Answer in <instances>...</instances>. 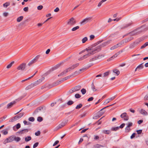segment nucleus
<instances>
[{
	"label": "nucleus",
	"mask_w": 148,
	"mask_h": 148,
	"mask_svg": "<svg viewBox=\"0 0 148 148\" xmlns=\"http://www.w3.org/2000/svg\"><path fill=\"white\" fill-rule=\"evenodd\" d=\"M100 50L101 47L99 46H97L96 47L94 46L86 48L85 50V51H87V52L86 53V54L85 55L86 57L87 58L91 55L99 51Z\"/></svg>",
	"instance_id": "f257e3e1"
},
{
	"label": "nucleus",
	"mask_w": 148,
	"mask_h": 148,
	"mask_svg": "<svg viewBox=\"0 0 148 148\" xmlns=\"http://www.w3.org/2000/svg\"><path fill=\"white\" fill-rule=\"evenodd\" d=\"M100 50L101 47L99 46H97L96 47L94 46L86 48L85 50V51H87V52L86 53V54L85 55L86 57L87 58L91 55L99 51Z\"/></svg>",
	"instance_id": "f03ea898"
},
{
	"label": "nucleus",
	"mask_w": 148,
	"mask_h": 148,
	"mask_svg": "<svg viewBox=\"0 0 148 148\" xmlns=\"http://www.w3.org/2000/svg\"><path fill=\"white\" fill-rule=\"evenodd\" d=\"M81 88V86L80 85L76 86L75 87L72 88L69 91V94H71L74 92H75L79 90Z\"/></svg>",
	"instance_id": "7ed1b4c3"
},
{
	"label": "nucleus",
	"mask_w": 148,
	"mask_h": 148,
	"mask_svg": "<svg viewBox=\"0 0 148 148\" xmlns=\"http://www.w3.org/2000/svg\"><path fill=\"white\" fill-rule=\"evenodd\" d=\"M45 79V78L42 77L38 80L32 83L34 87L42 83Z\"/></svg>",
	"instance_id": "20e7f679"
},
{
	"label": "nucleus",
	"mask_w": 148,
	"mask_h": 148,
	"mask_svg": "<svg viewBox=\"0 0 148 148\" xmlns=\"http://www.w3.org/2000/svg\"><path fill=\"white\" fill-rule=\"evenodd\" d=\"M40 57L39 55H37L35 57V58L31 60L28 64L27 65L30 66H31L33 64L36 62L39 58Z\"/></svg>",
	"instance_id": "39448f33"
},
{
	"label": "nucleus",
	"mask_w": 148,
	"mask_h": 148,
	"mask_svg": "<svg viewBox=\"0 0 148 148\" xmlns=\"http://www.w3.org/2000/svg\"><path fill=\"white\" fill-rule=\"evenodd\" d=\"M142 32L141 28L138 29L130 32L129 34L131 36L137 35Z\"/></svg>",
	"instance_id": "423d86ee"
},
{
	"label": "nucleus",
	"mask_w": 148,
	"mask_h": 148,
	"mask_svg": "<svg viewBox=\"0 0 148 148\" xmlns=\"http://www.w3.org/2000/svg\"><path fill=\"white\" fill-rule=\"evenodd\" d=\"M92 19L91 17H87L84 19L80 23L81 25H84L90 21Z\"/></svg>",
	"instance_id": "0eeeda50"
},
{
	"label": "nucleus",
	"mask_w": 148,
	"mask_h": 148,
	"mask_svg": "<svg viewBox=\"0 0 148 148\" xmlns=\"http://www.w3.org/2000/svg\"><path fill=\"white\" fill-rule=\"evenodd\" d=\"M72 75H69L67 77H65L64 78H62V80L58 81V82L56 83L55 84H54L53 86H56L58 85V84H60V83H61L62 82L68 79H69Z\"/></svg>",
	"instance_id": "6e6552de"
},
{
	"label": "nucleus",
	"mask_w": 148,
	"mask_h": 148,
	"mask_svg": "<svg viewBox=\"0 0 148 148\" xmlns=\"http://www.w3.org/2000/svg\"><path fill=\"white\" fill-rule=\"evenodd\" d=\"M24 114V112H22L20 113L18 115L15 116L11 120L12 121H16L21 118Z\"/></svg>",
	"instance_id": "1a4fd4ad"
},
{
	"label": "nucleus",
	"mask_w": 148,
	"mask_h": 148,
	"mask_svg": "<svg viewBox=\"0 0 148 148\" xmlns=\"http://www.w3.org/2000/svg\"><path fill=\"white\" fill-rule=\"evenodd\" d=\"M76 21L73 17H72L70 19L67 23V24L72 26L76 23Z\"/></svg>",
	"instance_id": "9d476101"
},
{
	"label": "nucleus",
	"mask_w": 148,
	"mask_h": 148,
	"mask_svg": "<svg viewBox=\"0 0 148 148\" xmlns=\"http://www.w3.org/2000/svg\"><path fill=\"white\" fill-rule=\"evenodd\" d=\"M124 43V41H121L120 43L111 47L110 49L111 50H113L116 49L117 48L119 47H120L121 45L123 44Z\"/></svg>",
	"instance_id": "9b49d317"
},
{
	"label": "nucleus",
	"mask_w": 148,
	"mask_h": 148,
	"mask_svg": "<svg viewBox=\"0 0 148 148\" xmlns=\"http://www.w3.org/2000/svg\"><path fill=\"white\" fill-rule=\"evenodd\" d=\"M26 65V63H22L20 65L17 69L18 70L23 71L25 68Z\"/></svg>",
	"instance_id": "f8f14e48"
},
{
	"label": "nucleus",
	"mask_w": 148,
	"mask_h": 148,
	"mask_svg": "<svg viewBox=\"0 0 148 148\" xmlns=\"http://www.w3.org/2000/svg\"><path fill=\"white\" fill-rule=\"evenodd\" d=\"M112 41V40H109L106 41L104 42L101 44V45H99V46H100L101 49L102 47H105L110 44L111 42Z\"/></svg>",
	"instance_id": "ddd939ff"
},
{
	"label": "nucleus",
	"mask_w": 148,
	"mask_h": 148,
	"mask_svg": "<svg viewBox=\"0 0 148 148\" xmlns=\"http://www.w3.org/2000/svg\"><path fill=\"white\" fill-rule=\"evenodd\" d=\"M121 117L124 119L125 121H127L129 119V117L127 115V114L126 112H124L121 115Z\"/></svg>",
	"instance_id": "4468645a"
},
{
	"label": "nucleus",
	"mask_w": 148,
	"mask_h": 148,
	"mask_svg": "<svg viewBox=\"0 0 148 148\" xmlns=\"http://www.w3.org/2000/svg\"><path fill=\"white\" fill-rule=\"evenodd\" d=\"M89 62L92 65L97 62L95 56L90 59V60Z\"/></svg>",
	"instance_id": "2eb2a0df"
},
{
	"label": "nucleus",
	"mask_w": 148,
	"mask_h": 148,
	"mask_svg": "<svg viewBox=\"0 0 148 148\" xmlns=\"http://www.w3.org/2000/svg\"><path fill=\"white\" fill-rule=\"evenodd\" d=\"M115 96H114L112 97L109 98L107 99L105 101L104 103V104H107L108 103L110 102V101H111L113 99H114L115 98Z\"/></svg>",
	"instance_id": "dca6fc26"
},
{
	"label": "nucleus",
	"mask_w": 148,
	"mask_h": 148,
	"mask_svg": "<svg viewBox=\"0 0 148 148\" xmlns=\"http://www.w3.org/2000/svg\"><path fill=\"white\" fill-rule=\"evenodd\" d=\"M13 138V137H10L8 138H7L4 140L3 141V143L4 144H5L6 143L9 142H11L13 141V140L12 138Z\"/></svg>",
	"instance_id": "f3484780"
},
{
	"label": "nucleus",
	"mask_w": 148,
	"mask_h": 148,
	"mask_svg": "<svg viewBox=\"0 0 148 148\" xmlns=\"http://www.w3.org/2000/svg\"><path fill=\"white\" fill-rule=\"evenodd\" d=\"M20 127L21 124L20 123H18L13 127V129L14 131H16L17 130L19 129Z\"/></svg>",
	"instance_id": "a211bd4d"
},
{
	"label": "nucleus",
	"mask_w": 148,
	"mask_h": 148,
	"mask_svg": "<svg viewBox=\"0 0 148 148\" xmlns=\"http://www.w3.org/2000/svg\"><path fill=\"white\" fill-rule=\"evenodd\" d=\"M97 62L98 61L101 59L104 56L102 54H99L95 56Z\"/></svg>",
	"instance_id": "6ab92c4d"
},
{
	"label": "nucleus",
	"mask_w": 148,
	"mask_h": 148,
	"mask_svg": "<svg viewBox=\"0 0 148 148\" xmlns=\"http://www.w3.org/2000/svg\"><path fill=\"white\" fill-rule=\"evenodd\" d=\"M109 106H108L106 107H105L101 109L99 112H98L97 113V117L98 118L100 117L101 116H102L103 115V113L104 112H103L101 114H100V113H101V111H102L103 109L106 108H107Z\"/></svg>",
	"instance_id": "aec40b11"
},
{
	"label": "nucleus",
	"mask_w": 148,
	"mask_h": 148,
	"mask_svg": "<svg viewBox=\"0 0 148 148\" xmlns=\"http://www.w3.org/2000/svg\"><path fill=\"white\" fill-rule=\"evenodd\" d=\"M109 106H108L106 107H105L101 109L99 112H98L97 113V117L98 118L100 117L101 116H102L103 115V113L104 112H103L101 114H100V113H101V111H102L103 109L106 108H107Z\"/></svg>",
	"instance_id": "412c9836"
},
{
	"label": "nucleus",
	"mask_w": 148,
	"mask_h": 148,
	"mask_svg": "<svg viewBox=\"0 0 148 148\" xmlns=\"http://www.w3.org/2000/svg\"><path fill=\"white\" fill-rule=\"evenodd\" d=\"M109 106H108L106 107H105L101 109L99 112H98L97 113V117L98 118L100 117L101 116H102L103 115V113L104 112H103L101 114H100V113H101V111H102L103 109L106 108H107Z\"/></svg>",
	"instance_id": "4be33fe9"
},
{
	"label": "nucleus",
	"mask_w": 148,
	"mask_h": 148,
	"mask_svg": "<svg viewBox=\"0 0 148 148\" xmlns=\"http://www.w3.org/2000/svg\"><path fill=\"white\" fill-rule=\"evenodd\" d=\"M34 86H33V85L32 83H31L30 84L28 85L25 88V90H28L29 89H30L33 87H34Z\"/></svg>",
	"instance_id": "5701e85b"
},
{
	"label": "nucleus",
	"mask_w": 148,
	"mask_h": 148,
	"mask_svg": "<svg viewBox=\"0 0 148 148\" xmlns=\"http://www.w3.org/2000/svg\"><path fill=\"white\" fill-rule=\"evenodd\" d=\"M16 102L15 101L11 102L10 103H8L7 105V107L8 108H10Z\"/></svg>",
	"instance_id": "b1692460"
},
{
	"label": "nucleus",
	"mask_w": 148,
	"mask_h": 148,
	"mask_svg": "<svg viewBox=\"0 0 148 148\" xmlns=\"http://www.w3.org/2000/svg\"><path fill=\"white\" fill-rule=\"evenodd\" d=\"M140 112L141 114L144 115H147V112L142 109H140Z\"/></svg>",
	"instance_id": "393cba45"
},
{
	"label": "nucleus",
	"mask_w": 148,
	"mask_h": 148,
	"mask_svg": "<svg viewBox=\"0 0 148 148\" xmlns=\"http://www.w3.org/2000/svg\"><path fill=\"white\" fill-rule=\"evenodd\" d=\"M68 121V120H65L63 121L60 124L63 127L67 123Z\"/></svg>",
	"instance_id": "a878e982"
},
{
	"label": "nucleus",
	"mask_w": 148,
	"mask_h": 148,
	"mask_svg": "<svg viewBox=\"0 0 148 148\" xmlns=\"http://www.w3.org/2000/svg\"><path fill=\"white\" fill-rule=\"evenodd\" d=\"M133 39V38L132 37H131L129 38H128L127 39H126L122 41H124V42H128L131 40H132Z\"/></svg>",
	"instance_id": "bb28decb"
},
{
	"label": "nucleus",
	"mask_w": 148,
	"mask_h": 148,
	"mask_svg": "<svg viewBox=\"0 0 148 148\" xmlns=\"http://www.w3.org/2000/svg\"><path fill=\"white\" fill-rule=\"evenodd\" d=\"M103 147H104V146L103 145L99 144H96L93 146L92 148H100Z\"/></svg>",
	"instance_id": "cd10ccee"
},
{
	"label": "nucleus",
	"mask_w": 148,
	"mask_h": 148,
	"mask_svg": "<svg viewBox=\"0 0 148 148\" xmlns=\"http://www.w3.org/2000/svg\"><path fill=\"white\" fill-rule=\"evenodd\" d=\"M28 130L27 129H24L18 132L19 134H22L24 133H27L28 132Z\"/></svg>",
	"instance_id": "c85d7f7f"
},
{
	"label": "nucleus",
	"mask_w": 148,
	"mask_h": 148,
	"mask_svg": "<svg viewBox=\"0 0 148 148\" xmlns=\"http://www.w3.org/2000/svg\"><path fill=\"white\" fill-rule=\"evenodd\" d=\"M42 109V107H39L34 111V113L36 114L37 113L41 111V110Z\"/></svg>",
	"instance_id": "c756f323"
},
{
	"label": "nucleus",
	"mask_w": 148,
	"mask_h": 148,
	"mask_svg": "<svg viewBox=\"0 0 148 148\" xmlns=\"http://www.w3.org/2000/svg\"><path fill=\"white\" fill-rule=\"evenodd\" d=\"M102 132L103 133L106 134H109L110 133L111 131L110 130H103L102 131Z\"/></svg>",
	"instance_id": "7c9ffc66"
},
{
	"label": "nucleus",
	"mask_w": 148,
	"mask_h": 148,
	"mask_svg": "<svg viewBox=\"0 0 148 148\" xmlns=\"http://www.w3.org/2000/svg\"><path fill=\"white\" fill-rule=\"evenodd\" d=\"M143 63L140 64L137 67V69H138V70L139 71L143 69L144 66L143 65Z\"/></svg>",
	"instance_id": "2f4dec72"
},
{
	"label": "nucleus",
	"mask_w": 148,
	"mask_h": 148,
	"mask_svg": "<svg viewBox=\"0 0 148 148\" xmlns=\"http://www.w3.org/2000/svg\"><path fill=\"white\" fill-rule=\"evenodd\" d=\"M62 127V126L60 124L55 128L54 130L57 131V130L61 128Z\"/></svg>",
	"instance_id": "473e14b6"
},
{
	"label": "nucleus",
	"mask_w": 148,
	"mask_h": 148,
	"mask_svg": "<svg viewBox=\"0 0 148 148\" xmlns=\"http://www.w3.org/2000/svg\"><path fill=\"white\" fill-rule=\"evenodd\" d=\"M62 127V126L60 124L55 128L54 130L57 131V130L61 128Z\"/></svg>",
	"instance_id": "72a5a7b5"
},
{
	"label": "nucleus",
	"mask_w": 148,
	"mask_h": 148,
	"mask_svg": "<svg viewBox=\"0 0 148 148\" xmlns=\"http://www.w3.org/2000/svg\"><path fill=\"white\" fill-rule=\"evenodd\" d=\"M91 86V88L93 91L95 92L97 90V89L95 88V86H94L93 82L92 83Z\"/></svg>",
	"instance_id": "f704fd0d"
},
{
	"label": "nucleus",
	"mask_w": 148,
	"mask_h": 148,
	"mask_svg": "<svg viewBox=\"0 0 148 148\" xmlns=\"http://www.w3.org/2000/svg\"><path fill=\"white\" fill-rule=\"evenodd\" d=\"M113 72L115 73L117 75H119L120 73V72L119 71L116 69L113 70Z\"/></svg>",
	"instance_id": "c9c22d12"
},
{
	"label": "nucleus",
	"mask_w": 148,
	"mask_h": 148,
	"mask_svg": "<svg viewBox=\"0 0 148 148\" xmlns=\"http://www.w3.org/2000/svg\"><path fill=\"white\" fill-rule=\"evenodd\" d=\"M13 137V138H12V139L13 140H14L17 142L21 140V138L19 137Z\"/></svg>",
	"instance_id": "e433bc0d"
},
{
	"label": "nucleus",
	"mask_w": 148,
	"mask_h": 148,
	"mask_svg": "<svg viewBox=\"0 0 148 148\" xmlns=\"http://www.w3.org/2000/svg\"><path fill=\"white\" fill-rule=\"evenodd\" d=\"M79 65V64L78 63H77L75 64H74L72 65V66L70 67L71 68V69H73L76 67L77 66Z\"/></svg>",
	"instance_id": "4c0bfd02"
},
{
	"label": "nucleus",
	"mask_w": 148,
	"mask_h": 148,
	"mask_svg": "<svg viewBox=\"0 0 148 148\" xmlns=\"http://www.w3.org/2000/svg\"><path fill=\"white\" fill-rule=\"evenodd\" d=\"M14 63V61L10 63L7 66L6 68L8 69L10 68L12 66L13 64Z\"/></svg>",
	"instance_id": "58836bf2"
},
{
	"label": "nucleus",
	"mask_w": 148,
	"mask_h": 148,
	"mask_svg": "<svg viewBox=\"0 0 148 148\" xmlns=\"http://www.w3.org/2000/svg\"><path fill=\"white\" fill-rule=\"evenodd\" d=\"M1 132L4 135H5L8 133V132L6 130H3L1 131Z\"/></svg>",
	"instance_id": "ea45409f"
},
{
	"label": "nucleus",
	"mask_w": 148,
	"mask_h": 148,
	"mask_svg": "<svg viewBox=\"0 0 148 148\" xmlns=\"http://www.w3.org/2000/svg\"><path fill=\"white\" fill-rule=\"evenodd\" d=\"M119 129V127H112L111 128V130L113 131H116L118 130Z\"/></svg>",
	"instance_id": "a19ab883"
},
{
	"label": "nucleus",
	"mask_w": 148,
	"mask_h": 148,
	"mask_svg": "<svg viewBox=\"0 0 148 148\" xmlns=\"http://www.w3.org/2000/svg\"><path fill=\"white\" fill-rule=\"evenodd\" d=\"M110 74V71L106 72L103 73V77H105L108 76Z\"/></svg>",
	"instance_id": "79ce46f5"
},
{
	"label": "nucleus",
	"mask_w": 148,
	"mask_h": 148,
	"mask_svg": "<svg viewBox=\"0 0 148 148\" xmlns=\"http://www.w3.org/2000/svg\"><path fill=\"white\" fill-rule=\"evenodd\" d=\"M23 16H21L18 17L17 19V21L18 22H20L22 20L23 18Z\"/></svg>",
	"instance_id": "37998d69"
},
{
	"label": "nucleus",
	"mask_w": 148,
	"mask_h": 148,
	"mask_svg": "<svg viewBox=\"0 0 148 148\" xmlns=\"http://www.w3.org/2000/svg\"><path fill=\"white\" fill-rule=\"evenodd\" d=\"M31 137L30 136H28L25 138V140L26 142H28L31 140Z\"/></svg>",
	"instance_id": "c03bdc74"
},
{
	"label": "nucleus",
	"mask_w": 148,
	"mask_h": 148,
	"mask_svg": "<svg viewBox=\"0 0 148 148\" xmlns=\"http://www.w3.org/2000/svg\"><path fill=\"white\" fill-rule=\"evenodd\" d=\"M120 53V52H118L117 53L115 54L112 56L110 58V60H112V58L116 57Z\"/></svg>",
	"instance_id": "a18cd8bd"
},
{
	"label": "nucleus",
	"mask_w": 148,
	"mask_h": 148,
	"mask_svg": "<svg viewBox=\"0 0 148 148\" xmlns=\"http://www.w3.org/2000/svg\"><path fill=\"white\" fill-rule=\"evenodd\" d=\"M148 45V42H146L143 45L140 47L141 49H143Z\"/></svg>",
	"instance_id": "49530a36"
},
{
	"label": "nucleus",
	"mask_w": 148,
	"mask_h": 148,
	"mask_svg": "<svg viewBox=\"0 0 148 148\" xmlns=\"http://www.w3.org/2000/svg\"><path fill=\"white\" fill-rule=\"evenodd\" d=\"M67 73L66 71L65 70L63 72H62L61 73L59 74L58 75V76H62L65 74H66Z\"/></svg>",
	"instance_id": "de8ad7c7"
},
{
	"label": "nucleus",
	"mask_w": 148,
	"mask_h": 148,
	"mask_svg": "<svg viewBox=\"0 0 148 148\" xmlns=\"http://www.w3.org/2000/svg\"><path fill=\"white\" fill-rule=\"evenodd\" d=\"M10 5V3L9 2H7L3 4L4 7L6 8Z\"/></svg>",
	"instance_id": "09e8293b"
},
{
	"label": "nucleus",
	"mask_w": 148,
	"mask_h": 148,
	"mask_svg": "<svg viewBox=\"0 0 148 148\" xmlns=\"http://www.w3.org/2000/svg\"><path fill=\"white\" fill-rule=\"evenodd\" d=\"M81 91L83 95L85 94L86 91L85 89L82 88L81 90Z\"/></svg>",
	"instance_id": "8fccbe9b"
},
{
	"label": "nucleus",
	"mask_w": 148,
	"mask_h": 148,
	"mask_svg": "<svg viewBox=\"0 0 148 148\" xmlns=\"http://www.w3.org/2000/svg\"><path fill=\"white\" fill-rule=\"evenodd\" d=\"M88 40V38L87 37H85L83 38L82 40V43H84L86 41Z\"/></svg>",
	"instance_id": "3c124183"
},
{
	"label": "nucleus",
	"mask_w": 148,
	"mask_h": 148,
	"mask_svg": "<svg viewBox=\"0 0 148 148\" xmlns=\"http://www.w3.org/2000/svg\"><path fill=\"white\" fill-rule=\"evenodd\" d=\"M133 123L131 122H129L126 124V125H127V126L130 127L132 126L133 125Z\"/></svg>",
	"instance_id": "603ef678"
},
{
	"label": "nucleus",
	"mask_w": 148,
	"mask_h": 148,
	"mask_svg": "<svg viewBox=\"0 0 148 148\" xmlns=\"http://www.w3.org/2000/svg\"><path fill=\"white\" fill-rule=\"evenodd\" d=\"M79 28V26H76L73 28L72 29V30L73 31H74L78 29Z\"/></svg>",
	"instance_id": "864d4df0"
},
{
	"label": "nucleus",
	"mask_w": 148,
	"mask_h": 148,
	"mask_svg": "<svg viewBox=\"0 0 148 148\" xmlns=\"http://www.w3.org/2000/svg\"><path fill=\"white\" fill-rule=\"evenodd\" d=\"M74 103V102L70 100L67 103V104L68 105H71L72 104Z\"/></svg>",
	"instance_id": "5fc2aeb1"
},
{
	"label": "nucleus",
	"mask_w": 148,
	"mask_h": 148,
	"mask_svg": "<svg viewBox=\"0 0 148 148\" xmlns=\"http://www.w3.org/2000/svg\"><path fill=\"white\" fill-rule=\"evenodd\" d=\"M23 123L25 125H29L31 124L29 122H27L26 121H23Z\"/></svg>",
	"instance_id": "6e6d98bb"
},
{
	"label": "nucleus",
	"mask_w": 148,
	"mask_h": 148,
	"mask_svg": "<svg viewBox=\"0 0 148 148\" xmlns=\"http://www.w3.org/2000/svg\"><path fill=\"white\" fill-rule=\"evenodd\" d=\"M131 129L130 127H128L127 126L125 128V130L126 132H129L130 130Z\"/></svg>",
	"instance_id": "4d7b16f0"
},
{
	"label": "nucleus",
	"mask_w": 148,
	"mask_h": 148,
	"mask_svg": "<svg viewBox=\"0 0 148 148\" xmlns=\"http://www.w3.org/2000/svg\"><path fill=\"white\" fill-rule=\"evenodd\" d=\"M28 120L29 121L33 122L34 121L35 119L33 117H31L29 118Z\"/></svg>",
	"instance_id": "13d9d810"
},
{
	"label": "nucleus",
	"mask_w": 148,
	"mask_h": 148,
	"mask_svg": "<svg viewBox=\"0 0 148 148\" xmlns=\"http://www.w3.org/2000/svg\"><path fill=\"white\" fill-rule=\"evenodd\" d=\"M81 97V96L79 94H76L75 95V97L77 99H78L80 98Z\"/></svg>",
	"instance_id": "bf43d9fd"
},
{
	"label": "nucleus",
	"mask_w": 148,
	"mask_h": 148,
	"mask_svg": "<svg viewBox=\"0 0 148 148\" xmlns=\"http://www.w3.org/2000/svg\"><path fill=\"white\" fill-rule=\"evenodd\" d=\"M42 118L40 116H39L38 117L37 121L39 122H41L42 121Z\"/></svg>",
	"instance_id": "052dcab7"
},
{
	"label": "nucleus",
	"mask_w": 148,
	"mask_h": 148,
	"mask_svg": "<svg viewBox=\"0 0 148 148\" xmlns=\"http://www.w3.org/2000/svg\"><path fill=\"white\" fill-rule=\"evenodd\" d=\"M82 105L81 104H79V105H77L75 108L77 109H79L82 107Z\"/></svg>",
	"instance_id": "680f3d73"
},
{
	"label": "nucleus",
	"mask_w": 148,
	"mask_h": 148,
	"mask_svg": "<svg viewBox=\"0 0 148 148\" xmlns=\"http://www.w3.org/2000/svg\"><path fill=\"white\" fill-rule=\"evenodd\" d=\"M39 144V143L38 142H36L33 145V148H35L36 147H37Z\"/></svg>",
	"instance_id": "e2e57ef3"
},
{
	"label": "nucleus",
	"mask_w": 148,
	"mask_h": 148,
	"mask_svg": "<svg viewBox=\"0 0 148 148\" xmlns=\"http://www.w3.org/2000/svg\"><path fill=\"white\" fill-rule=\"evenodd\" d=\"M142 130H140L136 131L137 134H140L142 133Z\"/></svg>",
	"instance_id": "0e129e2a"
},
{
	"label": "nucleus",
	"mask_w": 148,
	"mask_h": 148,
	"mask_svg": "<svg viewBox=\"0 0 148 148\" xmlns=\"http://www.w3.org/2000/svg\"><path fill=\"white\" fill-rule=\"evenodd\" d=\"M43 6L42 5H40L37 7V9L39 10H41Z\"/></svg>",
	"instance_id": "69168bd1"
},
{
	"label": "nucleus",
	"mask_w": 148,
	"mask_h": 148,
	"mask_svg": "<svg viewBox=\"0 0 148 148\" xmlns=\"http://www.w3.org/2000/svg\"><path fill=\"white\" fill-rule=\"evenodd\" d=\"M40 131H38L37 132H35V135L36 136H39L40 134Z\"/></svg>",
	"instance_id": "338daca9"
},
{
	"label": "nucleus",
	"mask_w": 148,
	"mask_h": 148,
	"mask_svg": "<svg viewBox=\"0 0 148 148\" xmlns=\"http://www.w3.org/2000/svg\"><path fill=\"white\" fill-rule=\"evenodd\" d=\"M144 100H148V94L147 95L145 96L144 98Z\"/></svg>",
	"instance_id": "774afa93"
}]
</instances>
